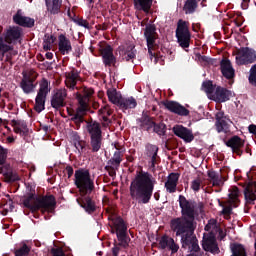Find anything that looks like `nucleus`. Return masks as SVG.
I'll list each match as a JSON object with an SVG mask.
<instances>
[{
  "mask_svg": "<svg viewBox=\"0 0 256 256\" xmlns=\"http://www.w3.org/2000/svg\"><path fill=\"white\" fill-rule=\"evenodd\" d=\"M179 204L182 209V218L172 220L171 229L176 235H181L187 239H195L193 231H195V202L187 200L185 196L179 197Z\"/></svg>",
  "mask_w": 256,
  "mask_h": 256,
  "instance_id": "1",
  "label": "nucleus"
},
{
  "mask_svg": "<svg viewBox=\"0 0 256 256\" xmlns=\"http://www.w3.org/2000/svg\"><path fill=\"white\" fill-rule=\"evenodd\" d=\"M157 180L147 172H140L130 185V195L138 203H147L151 200Z\"/></svg>",
  "mask_w": 256,
  "mask_h": 256,
  "instance_id": "2",
  "label": "nucleus"
},
{
  "mask_svg": "<svg viewBox=\"0 0 256 256\" xmlns=\"http://www.w3.org/2000/svg\"><path fill=\"white\" fill-rule=\"evenodd\" d=\"M75 185L79 188L81 198L77 199L78 203L86 209L88 213L95 211V203L87 195L95 189V183L91 179L89 170H77L75 172Z\"/></svg>",
  "mask_w": 256,
  "mask_h": 256,
  "instance_id": "3",
  "label": "nucleus"
},
{
  "mask_svg": "<svg viewBox=\"0 0 256 256\" xmlns=\"http://www.w3.org/2000/svg\"><path fill=\"white\" fill-rule=\"evenodd\" d=\"M83 96L78 94L77 99L79 103V108L77 109L76 115L73 118L75 123H82L83 122V115H85V111H87V103H89V99H91V96L95 91L91 88H84L83 89Z\"/></svg>",
  "mask_w": 256,
  "mask_h": 256,
  "instance_id": "4",
  "label": "nucleus"
},
{
  "mask_svg": "<svg viewBox=\"0 0 256 256\" xmlns=\"http://www.w3.org/2000/svg\"><path fill=\"white\" fill-rule=\"evenodd\" d=\"M51 91L49 87V81L42 79L39 83V90L35 100L34 109L37 113H41L45 109V101L47 99V95Z\"/></svg>",
  "mask_w": 256,
  "mask_h": 256,
  "instance_id": "5",
  "label": "nucleus"
},
{
  "mask_svg": "<svg viewBox=\"0 0 256 256\" xmlns=\"http://www.w3.org/2000/svg\"><path fill=\"white\" fill-rule=\"evenodd\" d=\"M144 36L147 41L148 53L151 56V60L157 63L159 59L155 56V53H153V47H155V41H157V29L155 28V25H147L144 31Z\"/></svg>",
  "mask_w": 256,
  "mask_h": 256,
  "instance_id": "6",
  "label": "nucleus"
},
{
  "mask_svg": "<svg viewBox=\"0 0 256 256\" xmlns=\"http://www.w3.org/2000/svg\"><path fill=\"white\" fill-rule=\"evenodd\" d=\"M176 37L178 39V43L180 47L183 49H187L189 47V43L191 41V34L189 33V26H187V22L180 20L178 22Z\"/></svg>",
  "mask_w": 256,
  "mask_h": 256,
  "instance_id": "7",
  "label": "nucleus"
},
{
  "mask_svg": "<svg viewBox=\"0 0 256 256\" xmlns=\"http://www.w3.org/2000/svg\"><path fill=\"white\" fill-rule=\"evenodd\" d=\"M112 223L116 229V235L118 237V240L120 241V245L122 247H127V225H125V222L121 217H113Z\"/></svg>",
  "mask_w": 256,
  "mask_h": 256,
  "instance_id": "8",
  "label": "nucleus"
},
{
  "mask_svg": "<svg viewBox=\"0 0 256 256\" xmlns=\"http://www.w3.org/2000/svg\"><path fill=\"white\" fill-rule=\"evenodd\" d=\"M87 129L91 135L92 151H99L101 149V128L99 127V123H90Z\"/></svg>",
  "mask_w": 256,
  "mask_h": 256,
  "instance_id": "9",
  "label": "nucleus"
},
{
  "mask_svg": "<svg viewBox=\"0 0 256 256\" xmlns=\"http://www.w3.org/2000/svg\"><path fill=\"white\" fill-rule=\"evenodd\" d=\"M239 188L233 186L228 193V202L224 206L222 213L226 215V217H229L231 215V211L233 207H239Z\"/></svg>",
  "mask_w": 256,
  "mask_h": 256,
  "instance_id": "10",
  "label": "nucleus"
},
{
  "mask_svg": "<svg viewBox=\"0 0 256 256\" xmlns=\"http://www.w3.org/2000/svg\"><path fill=\"white\" fill-rule=\"evenodd\" d=\"M55 205V197L46 196L37 199L35 209H40L42 213H53V211H55Z\"/></svg>",
  "mask_w": 256,
  "mask_h": 256,
  "instance_id": "11",
  "label": "nucleus"
},
{
  "mask_svg": "<svg viewBox=\"0 0 256 256\" xmlns=\"http://www.w3.org/2000/svg\"><path fill=\"white\" fill-rule=\"evenodd\" d=\"M256 61V52L253 49L243 48L236 56L237 65H247V63H254Z\"/></svg>",
  "mask_w": 256,
  "mask_h": 256,
  "instance_id": "12",
  "label": "nucleus"
},
{
  "mask_svg": "<svg viewBox=\"0 0 256 256\" xmlns=\"http://www.w3.org/2000/svg\"><path fill=\"white\" fill-rule=\"evenodd\" d=\"M202 247L204 251H209L214 255L219 253V247L217 246V242L215 241V234H204Z\"/></svg>",
  "mask_w": 256,
  "mask_h": 256,
  "instance_id": "13",
  "label": "nucleus"
},
{
  "mask_svg": "<svg viewBox=\"0 0 256 256\" xmlns=\"http://www.w3.org/2000/svg\"><path fill=\"white\" fill-rule=\"evenodd\" d=\"M229 125L231 120L225 117V114L221 111L216 113V129L218 133H227L229 131Z\"/></svg>",
  "mask_w": 256,
  "mask_h": 256,
  "instance_id": "14",
  "label": "nucleus"
},
{
  "mask_svg": "<svg viewBox=\"0 0 256 256\" xmlns=\"http://www.w3.org/2000/svg\"><path fill=\"white\" fill-rule=\"evenodd\" d=\"M182 247H188L190 251L188 256H201L199 253V243L196 238H186L182 236Z\"/></svg>",
  "mask_w": 256,
  "mask_h": 256,
  "instance_id": "15",
  "label": "nucleus"
},
{
  "mask_svg": "<svg viewBox=\"0 0 256 256\" xmlns=\"http://www.w3.org/2000/svg\"><path fill=\"white\" fill-rule=\"evenodd\" d=\"M99 51L101 52L103 62L105 65H115V56H113V48L109 45H100Z\"/></svg>",
  "mask_w": 256,
  "mask_h": 256,
  "instance_id": "16",
  "label": "nucleus"
},
{
  "mask_svg": "<svg viewBox=\"0 0 256 256\" xmlns=\"http://www.w3.org/2000/svg\"><path fill=\"white\" fill-rule=\"evenodd\" d=\"M173 131L177 137H180V139H183L186 143H191L194 139L193 132L181 125L174 126Z\"/></svg>",
  "mask_w": 256,
  "mask_h": 256,
  "instance_id": "17",
  "label": "nucleus"
},
{
  "mask_svg": "<svg viewBox=\"0 0 256 256\" xmlns=\"http://www.w3.org/2000/svg\"><path fill=\"white\" fill-rule=\"evenodd\" d=\"M232 95L231 91L218 87L213 93L212 98L217 103H225V101H229V99H231Z\"/></svg>",
  "mask_w": 256,
  "mask_h": 256,
  "instance_id": "18",
  "label": "nucleus"
},
{
  "mask_svg": "<svg viewBox=\"0 0 256 256\" xmlns=\"http://www.w3.org/2000/svg\"><path fill=\"white\" fill-rule=\"evenodd\" d=\"M67 98V90H57L52 96L51 105L54 109H59L65 105V99Z\"/></svg>",
  "mask_w": 256,
  "mask_h": 256,
  "instance_id": "19",
  "label": "nucleus"
},
{
  "mask_svg": "<svg viewBox=\"0 0 256 256\" xmlns=\"http://www.w3.org/2000/svg\"><path fill=\"white\" fill-rule=\"evenodd\" d=\"M13 21L16 25H21L22 27H33L35 25V20L23 15L21 10L13 16Z\"/></svg>",
  "mask_w": 256,
  "mask_h": 256,
  "instance_id": "20",
  "label": "nucleus"
},
{
  "mask_svg": "<svg viewBox=\"0 0 256 256\" xmlns=\"http://www.w3.org/2000/svg\"><path fill=\"white\" fill-rule=\"evenodd\" d=\"M164 105L166 109H168V111H171L172 113H176L177 115H182L184 117H187V115H189V110H187L185 107L177 102L170 101L166 102Z\"/></svg>",
  "mask_w": 256,
  "mask_h": 256,
  "instance_id": "21",
  "label": "nucleus"
},
{
  "mask_svg": "<svg viewBox=\"0 0 256 256\" xmlns=\"http://www.w3.org/2000/svg\"><path fill=\"white\" fill-rule=\"evenodd\" d=\"M161 249H167V247L172 251V253H177L179 251V245L175 244L173 238L164 236L160 239L159 243Z\"/></svg>",
  "mask_w": 256,
  "mask_h": 256,
  "instance_id": "22",
  "label": "nucleus"
},
{
  "mask_svg": "<svg viewBox=\"0 0 256 256\" xmlns=\"http://www.w3.org/2000/svg\"><path fill=\"white\" fill-rule=\"evenodd\" d=\"M179 181V174L171 173L165 183V188L168 193H175L177 190V183Z\"/></svg>",
  "mask_w": 256,
  "mask_h": 256,
  "instance_id": "23",
  "label": "nucleus"
},
{
  "mask_svg": "<svg viewBox=\"0 0 256 256\" xmlns=\"http://www.w3.org/2000/svg\"><path fill=\"white\" fill-rule=\"evenodd\" d=\"M221 71L226 79H233L235 76V70L233 69V66H231V61L227 59L221 61Z\"/></svg>",
  "mask_w": 256,
  "mask_h": 256,
  "instance_id": "24",
  "label": "nucleus"
},
{
  "mask_svg": "<svg viewBox=\"0 0 256 256\" xmlns=\"http://www.w3.org/2000/svg\"><path fill=\"white\" fill-rule=\"evenodd\" d=\"M107 97L110 103H113V105H117V107H119L123 99V95H121V92L117 91V89L115 88H110L107 90Z\"/></svg>",
  "mask_w": 256,
  "mask_h": 256,
  "instance_id": "25",
  "label": "nucleus"
},
{
  "mask_svg": "<svg viewBox=\"0 0 256 256\" xmlns=\"http://www.w3.org/2000/svg\"><path fill=\"white\" fill-rule=\"evenodd\" d=\"M21 37V28L12 27L9 28L5 34L6 43H13V41H17Z\"/></svg>",
  "mask_w": 256,
  "mask_h": 256,
  "instance_id": "26",
  "label": "nucleus"
},
{
  "mask_svg": "<svg viewBox=\"0 0 256 256\" xmlns=\"http://www.w3.org/2000/svg\"><path fill=\"white\" fill-rule=\"evenodd\" d=\"M71 41L67 39L64 35L59 36V51L62 53V55H68V53H71Z\"/></svg>",
  "mask_w": 256,
  "mask_h": 256,
  "instance_id": "27",
  "label": "nucleus"
},
{
  "mask_svg": "<svg viewBox=\"0 0 256 256\" xmlns=\"http://www.w3.org/2000/svg\"><path fill=\"white\" fill-rule=\"evenodd\" d=\"M77 81H79V73L77 71H70L66 74V86L70 89H73L75 85H77Z\"/></svg>",
  "mask_w": 256,
  "mask_h": 256,
  "instance_id": "28",
  "label": "nucleus"
},
{
  "mask_svg": "<svg viewBox=\"0 0 256 256\" xmlns=\"http://www.w3.org/2000/svg\"><path fill=\"white\" fill-rule=\"evenodd\" d=\"M119 109H122V111H127V109H135L137 107V101L133 98H122L119 104Z\"/></svg>",
  "mask_w": 256,
  "mask_h": 256,
  "instance_id": "29",
  "label": "nucleus"
},
{
  "mask_svg": "<svg viewBox=\"0 0 256 256\" xmlns=\"http://www.w3.org/2000/svg\"><path fill=\"white\" fill-rule=\"evenodd\" d=\"M159 148L153 144H148L146 146V155L151 161V167H155V160L157 159V152Z\"/></svg>",
  "mask_w": 256,
  "mask_h": 256,
  "instance_id": "30",
  "label": "nucleus"
},
{
  "mask_svg": "<svg viewBox=\"0 0 256 256\" xmlns=\"http://www.w3.org/2000/svg\"><path fill=\"white\" fill-rule=\"evenodd\" d=\"M121 55L125 61H131V59H135V46L130 44L124 47L121 51Z\"/></svg>",
  "mask_w": 256,
  "mask_h": 256,
  "instance_id": "31",
  "label": "nucleus"
},
{
  "mask_svg": "<svg viewBox=\"0 0 256 256\" xmlns=\"http://www.w3.org/2000/svg\"><path fill=\"white\" fill-rule=\"evenodd\" d=\"M255 191H256L255 186H253L252 183L248 184L244 192L246 203L251 205L253 201H255L256 199Z\"/></svg>",
  "mask_w": 256,
  "mask_h": 256,
  "instance_id": "32",
  "label": "nucleus"
},
{
  "mask_svg": "<svg viewBox=\"0 0 256 256\" xmlns=\"http://www.w3.org/2000/svg\"><path fill=\"white\" fill-rule=\"evenodd\" d=\"M226 145L227 147H231L233 151H237V149H241V147H243V140L238 136H234L226 143Z\"/></svg>",
  "mask_w": 256,
  "mask_h": 256,
  "instance_id": "33",
  "label": "nucleus"
},
{
  "mask_svg": "<svg viewBox=\"0 0 256 256\" xmlns=\"http://www.w3.org/2000/svg\"><path fill=\"white\" fill-rule=\"evenodd\" d=\"M50 13H57L61 9V0H45Z\"/></svg>",
  "mask_w": 256,
  "mask_h": 256,
  "instance_id": "34",
  "label": "nucleus"
},
{
  "mask_svg": "<svg viewBox=\"0 0 256 256\" xmlns=\"http://www.w3.org/2000/svg\"><path fill=\"white\" fill-rule=\"evenodd\" d=\"M208 176H209V179L212 181L213 185L218 186V187L223 185V183L225 181L223 179V177L221 176V174H219L217 172L210 171V172H208Z\"/></svg>",
  "mask_w": 256,
  "mask_h": 256,
  "instance_id": "35",
  "label": "nucleus"
},
{
  "mask_svg": "<svg viewBox=\"0 0 256 256\" xmlns=\"http://www.w3.org/2000/svg\"><path fill=\"white\" fill-rule=\"evenodd\" d=\"M135 6L137 9H143V11H149L151 9V4L153 3V0H134Z\"/></svg>",
  "mask_w": 256,
  "mask_h": 256,
  "instance_id": "36",
  "label": "nucleus"
},
{
  "mask_svg": "<svg viewBox=\"0 0 256 256\" xmlns=\"http://www.w3.org/2000/svg\"><path fill=\"white\" fill-rule=\"evenodd\" d=\"M21 88L24 93H31L33 89H35V86L33 85V81L29 80L27 77H24L21 82Z\"/></svg>",
  "mask_w": 256,
  "mask_h": 256,
  "instance_id": "37",
  "label": "nucleus"
},
{
  "mask_svg": "<svg viewBox=\"0 0 256 256\" xmlns=\"http://www.w3.org/2000/svg\"><path fill=\"white\" fill-rule=\"evenodd\" d=\"M53 43H55V37L52 35H45L43 42V49L45 51H51L53 48Z\"/></svg>",
  "mask_w": 256,
  "mask_h": 256,
  "instance_id": "38",
  "label": "nucleus"
},
{
  "mask_svg": "<svg viewBox=\"0 0 256 256\" xmlns=\"http://www.w3.org/2000/svg\"><path fill=\"white\" fill-rule=\"evenodd\" d=\"M197 9V2L195 0H187L184 5L186 13H193Z\"/></svg>",
  "mask_w": 256,
  "mask_h": 256,
  "instance_id": "39",
  "label": "nucleus"
},
{
  "mask_svg": "<svg viewBox=\"0 0 256 256\" xmlns=\"http://www.w3.org/2000/svg\"><path fill=\"white\" fill-rule=\"evenodd\" d=\"M217 230V221L212 219L209 220L208 224L205 226V231H209V235H215V231Z\"/></svg>",
  "mask_w": 256,
  "mask_h": 256,
  "instance_id": "40",
  "label": "nucleus"
},
{
  "mask_svg": "<svg viewBox=\"0 0 256 256\" xmlns=\"http://www.w3.org/2000/svg\"><path fill=\"white\" fill-rule=\"evenodd\" d=\"M202 89L207 93L208 95H211L213 93V82L211 81H206L202 84Z\"/></svg>",
  "mask_w": 256,
  "mask_h": 256,
  "instance_id": "41",
  "label": "nucleus"
},
{
  "mask_svg": "<svg viewBox=\"0 0 256 256\" xmlns=\"http://www.w3.org/2000/svg\"><path fill=\"white\" fill-rule=\"evenodd\" d=\"M99 113L102 116V119L105 121V123H107L108 121L107 117L111 115V110L107 106H104L99 110Z\"/></svg>",
  "mask_w": 256,
  "mask_h": 256,
  "instance_id": "42",
  "label": "nucleus"
},
{
  "mask_svg": "<svg viewBox=\"0 0 256 256\" xmlns=\"http://www.w3.org/2000/svg\"><path fill=\"white\" fill-rule=\"evenodd\" d=\"M150 127H153L154 131L158 133V135H163V133H165V125L163 124L156 125L154 122H151Z\"/></svg>",
  "mask_w": 256,
  "mask_h": 256,
  "instance_id": "43",
  "label": "nucleus"
},
{
  "mask_svg": "<svg viewBox=\"0 0 256 256\" xmlns=\"http://www.w3.org/2000/svg\"><path fill=\"white\" fill-rule=\"evenodd\" d=\"M116 151L114 152V156L112 158L113 163L115 165H119L121 163V151H119V148H117V145H114Z\"/></svg>",
  "mask_w": 256,
  "mask_h": 256,
  "instance_id": "44",
  "label": "nucleus"
},
{
  "mask_svg": "<svg viewBox=\"0 0 256 256\" xmlns=\"http://www.w3.org/2000/svg\"><path fill=\"white\" fill-rule=\"evenodd\" d=\"M29 255V247H27L25 244L23 246L15 251V256H27Z\"/></svg>",
  "mask_w": 256,
  "mask_h": 256,
  "instance_id": "45",
  "label": "nucleus"
},
{
  "mask_svg": "<svg viewBox=\"0 0 256 256\" xmlns=\"http://www.w3.org/2000/svg\"><path fill=\"white\" fill-rule=\"evenodd\" d=\"M249 82L256 85V64L250 70Z\"/></svg>",
  "mask_w": 256,
  "mask_h": 256,
  "instance_id": "46",
  "label": "nucleus"
},
{
  "mask_svg": "<svg viewBox=\"0 0 256 256\" xmlns=\"http://www.w3.org/2000/svg\"><path fill=\"white\" fill-rule=\"evenodd\" d=\"M192 191H199L201 189V179L197 178L191 182Z\"/></svg>",
  "mask_w": 256,
  "mask_h": 256,
  "instance_id": "47",
  "label": "nucleus"
},
{
  "mask_svg": "<svg viewBox=\"0 0 256 256\" xmlns=\"http://www.w3.org/2000/svg\"><path fill=\"white\" fill-rule=\"evenodd\" d=\"M7 51H11V46L4 44L3 39L0 37V53H7Z\"/></svg>",
  "mask_w": 256,
  "mask_h": 256,
  "instance_id": "48",
  "label": "nucleus"
},
{
  "mask_svg": "<svg viewBox=\"0 0 256 256\" xmlns=\"http://www.w3.org/2000/svg\"><path fill=\"white\" fill-rule=\"evenodd\" d=\"M7 158V149L0 146V165L5 163V159Z\"/></svg>",
  "mask_w": 256,
  "mask_h": 256,
  "instance_id": "49",
  "label": "nucleus"
},
{
  "mask_svg": "<svg viewBox=\"0 0 256 256\" xmlns=\"http://www.w3.org/2000/svg\"><path fill=\"white\" fill-rule=\"evenodd\" d=\"M15 133H17L18 135H27V127L25 126H17L14 128Z\"/></svg>",
  "mask_w": 256,
  "mask_h": 256,
  "instance_id": "50",
  "label": "nucleus"
},
{
  "mask_svg": "<svg viewBox=\"0 0 256 256\" xmlns=\"http://www.w3.org/2000/svg\"><path fill=\"white\" fill-rule=\"evenodd\" d=\"M51 253L53 256H65V253H63V250L61 248H53L51 250Z\"/></svg>",
  "mask_w": 256,
  "mask_h": 256,
  "instance_id": "51",
  "label": "nucleus"
},
{
  "mask_svg": "<svg viewBox=\"0 0 256 256\" xmlns=\"http://www.w3.org/2000/svg\"><path fill=\"white\" fill-rule=\"evenodd\" d=\"M74 145L79 153L83 152V149L85 147V142L77 141L75 142Z\"/></svg>",
  "mask_w": 256,
  "mask_h": 256,
  "instance_id": "52",
  "label": "nucleus"
},
{
  "mask_svg": "<svg viewBox=\"0 0 256 256\" xmlns=\"http://www.w3.org/2000/svg\"><path fill=\"white\" fill-rule=\"evenodd\" d=\"M78 25H80V27H85V29H89V22L87 20H79Z\"/></svg>",
  "mask_w": 256,
  "mask_h": 256,
  "instance_id": "53",
  "label": "nucleus"
},
{
  "mask_svg": "<svg viewBox=\"0 0 256 256\" xmlns=\"http://www.w3.org/2000/svg\"><path fill=\"white\" fill-rule=\"evenodd\" d=\"M17 179H19V177H14L13 174H8V181H17Z\"/></svg>",
  "mask_w": 256,
  "mask_h": 256,
  "instance_id": "54",
  "label": "nucleus"
},
{
  "mask_svg": "<svg viewBox=\"0 0 256 256\" xmlns=\"http://www.w3.org/2000/svg\"><path fill=\"white\" fill-rule=\"evenodd\" d=\"M66 171H67V173H68V177H71V176L73 175V168L67 167V168H66Z\"/></svg>",
  "mask_w": 256,
  "mask_h": 256,
  "instance_id": "55",
  "label": "nucleus"
},
{
  "mask_svg": "<svg viewBox=\"0 0 256 256\" xmlns=\"http://www.w3.org/2000/svg\"><path fill=\"white\" fill-rule=\"evenodd\" d=\"M6 139L8 143H15V138L13 136H8Z\"/></svg>",
  "mask_w": 256,
  "mask_h": 256,
  "instance_id": "56",
  "label": "nucleus"
},
{
  "mask_svg": "<svg viewBox=\"0 0 256 256\" xmlns=\"http://www.w3.org/2000/svg\"><path fill=\"white\" fill-rule=\"evenodd\" d=\"M118 253H119V247H114V248H113V255H114V256H117Z\"/></svg>",
  "mask_w": 256,
  "mask_h": 256,
  "instance_id": "57",
  "label": "nucleus"
},
{
  "mask_svg": "<svg viewBox=\"0 0 256 256\" xmlns=\"http://www.w3.org/2000/svg\"><path fill=\"white\" fill-rule=\"evenodd\" d=\"M46 57H47V59H53V53L47 52Z\"/></svg>",
  "mask_w": 256,
  "mask_h": 256,
  "instance_id": "58",
  "label": "nucleus"
},
{
  "mask_svg": "<svg viewBox=\"0 0 256 256\" xmlns=\"http://www.w3.org/2000/svg\"><path fill=\"white\" fill-rule=\"evenodd\" d=\"M24 205H25L26 207H31V204H30L29 202H27V201L24 202Z\"/></svg>",
  "mask_w": 256,
  "mask_h": 256,
  "instance_id": "59",
  "label": "nucleus"
},
{
  "mask_svg": "<svg viewBox=\"0 0 256 256\" xmlns=\"http://www.w3.org/2000/svg\"><path fill=\"white\" fill-rule=\"evenodd\" d=\"M204 3H205V0H201V5H202V7H205V6H206Z\"/></svg>",
  "mask_w": 256,
  "mask_h": 256,
  "instance_id": "60",
  "label": "nucleus"
},
{
  "mask_svg": "<svg viewBox=\"0 0 256 256\" xmlns=\"http://www.w3.org/2000/svg\"><path fill=\"white\" fill-rule=\"evenodd\" d=\"M1 91H2V90H1V88H0V98H1Z\"/></svg>",
  "mask_w": 256,
  "mask_h": 256,
  "instance_id": "61",
  "label": "nucleus"
},
{
  "mask_svg": "<svg viewBox=\"0 0 256 256\" xmlns=\"http://www.w3.org/2000/svg\"><path fill=\"white\" fill-rule=\"evenodd\" d=\"M0 123H1V118H0Z\"/></svg>",
  "mask_w": 256,
  "mask_h": 256,
  "instance_id": "62",
  "label": "nucleus"
}]
</instances>
